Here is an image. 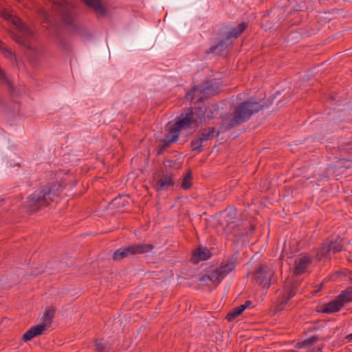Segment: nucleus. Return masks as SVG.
Wrapping results in <instances>:
<instances>
[{
	"label": "nucleus",
	"mask_w": 352,
	"mask_h": 352,
	"mask_svg": "<svg viewBox=\"0 0 352 352\" xmlns=\"http://www.w3.org/2000/svg\"><path fill=\"white\" fill-rule=\"evenodd\" d=\"M247 28L245 23H240L236 28H234L229 32V37H237L239 36Z\"/></svg>",
	"instance_id": "4be33fe9"
},
{
	"label": "nucleus",
	"mask_w": 352,
	"mask_h": 352,
	"mask_svg": "<svg viewBox=\"0 0 352 352\" xmlns=\"http://www.w3.org/2000/svg\"><path fill=\"white\" fill-rule=\"evenodd\" d=\"M329 248L327 246L321 248L318 254L319 258L321 259L323 256L326 255L329 252Z\"/></svg>",
	"instance_id": "a878e982"
},
{
	"label": "nucleus",
	"mask_w": 352,
	"mask_h": 352,
	"mask_svg": "<svg viewBox=\"0 0 352 352\" xmlns=\"http://www.w3.org/2000/svg\"><path fill=\"white\" fill-rule=\"evenodd\" d=\"M40 13L42 14L45 18V19H47V14L45 10H41Z\"/></svg>",
	"instance_id": "cd10ccee"
},
{
	"label": "nucleus",
	"mask_w": 352,
	"mask_h": 352,
	"mask_svg": "<svg viewBox=\"0 0 352 352\" xmlns=\"http://www.w3.org/2000/svg\"><path fill=\"white\" fill-rule=\"evenodd\" d=\"M263 106L260 102L248 100L234 105L230 111L222 116L220 130L214 126L204 128L197 133L190 144L193 150L199 149L205 142H209L223 132L247 121L254 113L259 111Z\"/></svg>",
	"instance_id": "f257e3e1"
},
{
	"label": "nucleus",
	"mask_w": 352,
	"mask_h": 352,
	"mask_svg": "<svg viewBox=\"0 0 352 352\" xmlns=\"http://www.w3.org/2000/svg\"><path fill=\"white\" fill-rule=\"evenodd\" d=\"M254 281L263 288H268L271 284L274 272L266 265H260L253 273Z\"/></svg>",
	"instance_id": "6e6552de"
},
{
	"label": "nucleus",
	"mask_w": 352,
	"mask_h": 352,
	"mask_svg": "<svg viewBox=\"0 0 352 352\" xmlns=\"http://www.w3.org/2000/svg\"><path fill=\"white\" fill-rule=\"evenodd\" d=\"M47 329L41 323L34 325L23 334L22 341L24 342L31 341L34 338L43 335Z\"/></svg>",
	"instance_id": "1a4fd4ad"
},
{
	"label": "nucleus",
	"mask_w": 352,
	"mask_h": 352,
	"mask_svg": "<svg viewBox=\"0 0 352 352\" xmlns=\"http://www.w3.org/2000/svg\"><path fill=\"white\" fill-rule=\"evenodd\" d=\"M0 50L6 58H10L11 60L15 59V56L11 49L6 47L0 40Z\"/></svg>",
	"instance_id": "5701e85b"
},
{
	"label": "nucleus",
	"mask_w": 352,
	"mask_h": 352,
	"mask_svg": "<svg viewBox=\"0 0 352 352\" xmlns=\"http://www.w3.org/2000/svg\"><path fill=\"white\" fill-rule=\"evenodd\" d=\"M6 19H11L12 23L19 28V34L13 36L15 41L24 45H28L29 40L33 37V32L18 17H12L8 13L3 15Z\"/></svg>",
	"instance_id": "423d86ee"
},
{
	"label": "nucleus",
	"mask_w": 352,
	"mask_h": 352,
	"mask_svg": "<svg viewBox=\"0 0 352 352\" xmlns=\"http://www.w3.org/2000/svg\"><path fill=\"white\" fill-rule=\"evenodd\" d=\"M0 79L5 80L6 79V75L5 72L0 67Z\"/></svg>",
	"instance_id": "bb28decb"
},
{
	"label": "nucleus",
	"mask_w": 352,
	"mask_h": 352,
	"mask_svg": "<svg viewBox=\"0 0 352 352\" xmlns=\"http://www.w3.org/2000/svg\"><path fill=\"white\" fill-rule=\"evenodd\" d=\"M55 195L53 185L43 186L39 193H33L27 198L24 207L29 212H36L41 207L50 204Z\"/></svg>",
	"instance_id": "7ed1b4c3"
},
{
	"label": "nucleus",
	"mask_w": 352,
	"mask_h": 352,
	"mask_svg": "<svg viewBox=\"0 0 352 352\" xmlns=\"http://www.w3.org/2000/svg\"><path fill=\"white\" fill-rule=\"evenodd\" d=\"M56 309L54 307L50 306L45 309L42 318L41 322L43 326L49 329L51 327L53 319L55 317Z\"/></svg>",
	"instance_id": "f8f14e48"
},
{
	"label": "nucleus",
	"mask_w": 352,
	"mask_h": 352,
	"mask_svg": "<svg viewBox=\"0 0 352 352\" xmlns=\"http://www.w3.org/2000/svg\"><path fill=\"white\" fill-rule=\"evenodd\" d=\"M234 268V264L228 261L209 274L203 275L199 281L204 285L217 287L221 280Z\"/></svg>",
	"instance_id": "20e7f679"
},
{
	"label": "nucleus",
	"mask_w": 352,
	"mask_h": 352,
	"mask_svg": "<svg viewBox=\"0 0 352 352\" xmlns=\"http://www.w3.org/2000/svg\"><path fill=\"white\" fill-rule=\"evenodd\" d=\"M174 185L173 179L171 174L162 176L157 182L155 188L157 191L167 190L169 187Z\"/></svg>",
	"instance_id": "4468645a"
},
{
	"label": "nucleus",
	"mask_w": 352,
	"mask_h": 352,
	"mask_svg": "<svg viewBox=\"0 0 352 352\" xmlns=\"http://www.w3.org/2000/svg\"><path fill=\"white\" fill-rule=\"evenodd\" d=\"M348 290L352 291V287L351 288H349Z\"/></svg>",
	"instance_id": "c756f323"
},
{
	"label": "nucleus",
	"mask_w": 352,
	"mask_h": 352,
	"mask_svg": "<svg viewBox=\"0 0 352 352\" xmlns=\"http://www.w3.org/2000/svg\"><path fill=\"white\" fill-rule=\"evenodd\" d=\"M86 6L93 8L96 12L104 14V9L102 6L100 0H81Z\"/></svg>",
	"instance_id": "6ab92c4d"
},
{
	"label": "nucleus",
	"mask_w": 352,
	"mask_h": 352,
	"mask_svg": "<svg viewBox=\"0 0 352 352\" xmlns=\"http://www.w3.org/2000/svg\"><path fill=\"white\" fill-rule=\"evenodd\" d=\"M231 42L228 38L226 41H222L215 47H214L213 51L221 56H226L228 53Z\"/></svg>",
	"instance_id": "f3484780"
},
{
	"label": "nucleus",
	"mask_w": 352,
	"mask_h": 352,
	"mask_svg": "<svg viewBox=\"0 0 352 352\" xmlns=\"http://www.w3.org/2000/svg\"><path fill=\"white\" fill-rule=\"evenodd\" d=\"M250 302L246 301L244 305H241L239 307L232 309L226 316V319L228 321H232L238 316H239L243 311L250 306Z\"/></svg>",
	"instance_id": "dca6fc26"
},
{
	"label": "nucleus",
	"mask_w": 352,
	"mask_h": 352,
	"mask_svg": "<svg viewBox=\"0 0 352 352\" xmlns=\"http://www.w3.org/2000/svg\"><path fill=\"white\" fill-rule=\"evenodd\" d=\"M96 352H108L111 350V345L109 340L106 338H99L94 341Z\"/></svg>",
	"instance_id": "2eb2a0df"
},
{
	"label": "nucleus",
	"mask_w": 352,
	"mask_h": 352,
	"mask_svg": "<svg viewBox=\"0 0 352 352\" xmlns=\"http://www.w3.org/2000/svg\"><path fill=\"white\" fill-rule=\"evenodd\" d=\"M211 254L206 248H199L196 249L192 256V261L194 263H198L199 261H206L209 258Z\"/></svg>",
	"instance_id": "ddd939ff"
},
{
	"label": "nucleus",
	"mask_w": 352,
	"mask_h": 352,
	"mask_svg": "<svg viewBox=\"0 0 352 352\" xmlns=\"http://www.w3.org/2000/svg\"><path fill=\"white\" fill-rule=\"evenodd\" d=\"M311 259L308 256H302L296 259L294 273L296 275H300L303 273L307 267L311 264Z\"/></svg>",
	"instance_id": "9b49d317"
},
{
	"label": "nucleus",
	"mask_w": 352,
	"mask_h": 352,
	"mask_svg": "<svg viewBox=\"0 0 352 352\" xmlns=\"http://www.w3.org/2000/svg\"><path fill=\"white\" fill-rule=\"evenodd\" d=\"M128 197H120L118 198H116L113 203L114 205H124L125 202H127Z\"/></svg>",
	"instance_id": "393cba45"
},
{
	"label": "nucleus",
	"mask_w": 352,
	"mask_h": 352,
	"mask_svg": "<svg viewBox=\"0 0 352 352\" xmlns=\"http://www.w3.org/2000/svg\"><path fill=\"white\" fill-rule=\"evenodd\" d=\"M336 298L342 307L346 303L352 301V291L346 289L338 296Z\"/></svg>",
	"instance_id": "aec40b11"
},
{
	"label": "nucleus",
	"mask_w": 352,
	"mask_h": 352,
	"mask_svg": "<svg viewBox=\"0 0 352 352\" xmlns=\"http://www.w3.org/2000/svg\"><path fill=\"white\" fill-rule=\"evenodd\" d=\"M219 91V86L215 85L211 82H207L206 85L201 87H195L190 92L186 95L188 100L201 101L204 98L216 94Z\"/></svg>",
	"instance_id": "0eeeda50"
},
{
	"label": "nucleus",
	"mask_w": 352,
	"mask_h": 352,
	"mask_svg": "<svg viewBox=\"0 0 352 352\" xmlns=\"http://www.w3.org/2000/svg\"><path fill=\"white\" fill-rule=\"evenodd\" d=\"M192 185V177L191 170H188L186 175L183 177L182 181V188L184 190H188L191 188Z\"/></svg>",
	"instance_id": "412c9836"
},
{
	"label": "nucleus",
	"mask_w": 352,
	"mask_h": 352,
	"mask_svg": "<svg viewBox=\"0 0 352 352\" xmlns=\"http://www.w3.org/2000/svg\"><path fill=\"white\" fill-rule=\"evenodd\" d=\"M346 340H352V333L346 336Z\"/></svg>",
	"instance_id": "c85d7f7f"
},
{
	"label": "nucleus",
	"mask_w": 352,
	"mask_h": 352,
	"mask_svg": "<svg viewBox=\"0 0 352 352\" xmlns=\"http://www.w3.org/2000/svg\"><path fill=\"white\" fill-rule=\"evenodd\" d=\"M318 351H319V352H320V351H321V350H320V349H318Z\"/></svg>",
	"instance_id": "7c9ffc66"
},
{
	"label": "nucleus",
	"mask_w": 352,
	"mask_h": 352,
	"mask_svg": "<svg viewBox=\"0 0 352 352\" xmlns=\"http://www.w3.org/2000/svg\"><path fill=\"white\" fill-rule=\"evenodd\" d=\"M194 124L198 126L192 110H190L186 114H182L175 122L169 123L166 127L167 133L163 140L164 146L176 142L182 129L190 128Z\"/></svg>",
	"instance_id": "f03ea898"
},
{
	"label": "nucleus",
	"mask_w": 352,
	"mask_h": 352,
	"mask_svg": "<svg viewBox=\"0 0 352 352\" xmlns=\"http://www.w3.org/2000/svg\"><path fill=\"white\" fill-rule=\"evenodd\" d=\"M318 340V338L315 336L312 337L311 338L307 339L304 340L302 343H300L299 347H303L307 346H310L313 344L314 342H316Z\"/></svg>",
	"instance_id": "b1692460"
},
{
	"label": "nucleus",
	"mask_w": 352,
	"mask_h": 352,
	"mask_svg": "<svg viewBox=\"0 0 352 352\" xmlns=\"http://www.w3.org/2000/svg\"><path fill=\"white\" fill-rule=\"evenodd\" d=\"M154 248L152 244H136L124 248H120L113 254L114 261H120L129 255L144 254L151 251Z\"/></svg>",
	"instance_id": "39448f33"
},
{
	"label": "nucleus",
	"mask_w": 352,
	"mask_h": 352,
	"mask_svg": "<svg viewBox=\"0 0 352 352\" xmlns=\"http://www.w3.org/2000/svg\"><path fill=\"white\" fill-rule=\"evenodd\" d=\"M296 292L294 290V286L292 285L290 282H287L284 285V292L282 296V298L280 300V302L276 307V311H280L283 310L285 307V305L287 304L288 300L292 298Z\"/></svg>",
	"instance_id": "9d476101"
},
{
	"label": "nucleus",
	"mask_w": 352,
	"mask_h": 352,
	"mask_svg": "<svg viewBox=\"0 0 352 352\" xmlns=\"http://www.w3.org/2000/svg\"><path fill=\"white\" fill-rule=\"evenodd\" d=\"M341 304L336 298L333 300L322 306V311L323 313H334L338 311L341 309Z\"/></svg>",
	"instance_id": "a211bd4d"
}]
</instances>
